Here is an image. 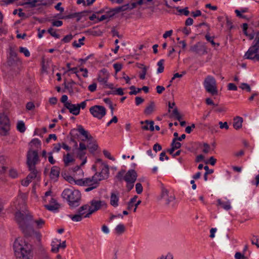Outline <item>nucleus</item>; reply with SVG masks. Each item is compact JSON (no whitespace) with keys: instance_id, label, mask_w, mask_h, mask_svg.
I'll return each instance as SVG.
<instances>
[{"instance_id":"c03bdc74","label":"nucleus","mask_w":259,"mask_h":259,"mask_svg":"<svg viewBox=\"0 0 259 259\" xmlns=\"http://www.w3.org/2000/svg\"><path fill=\"white\" fill-rule=\"evenodd\" d=\"M71 219L74 221V222H80L82 219V217L80 215H79L78 214H76L70 216Z\"/></svg>"},{"instance_id":"774afa93","label":"nucleus","mask_w":259,"mask_h":259,"mask_svg":"<svg viewBox=\"0 0 259 259\" xmlns=\"http://www.w3.org/2000/svg\"><path fill=\"white\" fill-rule=\"evenodd\" d=\"M235 257L236 259H246V257H245L244 255H242L240 252H237L235 254Z\"/></svg>"},{"instance_id":"c756f323","label":"nucleus","mask_w":259,"mask_h":259,"mask_svg":"<svg viewBox=\"0 0 259 259\" xmlns=\"http://www.w3.org/2000/svg\"><path fill=\"white\" fill-rule=\"evenodd\" d=\"M75 83V82L72 80H71L70 81L67 83L66 82L65 80L64 81V84L65 86V88L68 91L69 93L70 94H72L73 93V90L72 87V84Z\"/></svg>"},{"instance_id":"b1692460","label":"nucleus","mask_w":259,"mask_h":259,"mask_svg":"<svg viewBox=\"0 0 259 259\" xmlns=\"http://www.w3.org/2000/svg\"><path fill=\"white\" fill-rule=\"evenodd\" d=\"M29 171H30V173L27 176L26 179L28 180L30 182L32 180L37 177V175L38 171L35 169V166L33 167L30 168L28 167Z\"/></svg>"},{"instance_id":"ea45409f","label":"nucleus","mask_w":259,"mask_h":259,"mask_svg":"<svg viewBox=\"0 0 259 259\" xmlns=\"http://www.w3.org/2000/svg\"><path fill=\"white\" fill-rule=\"evenodd\" d=\"M163 62H164V60L161 59L157 63V65L158 66V68L157 69V72L159 73H161L163 72V70H164Z\"/></svg>"},{"instance_id":"a18cd8bd","label":"nucleus","mask_w":259,"mask_h":259,"mask_svg":"<svg viewBox=\"0 0 259 259\" xmlns=\"http://www.w3.org/2000/svg\"><path fill=\"white\" fill-rule=\"evenodd\" d=\"M34 222L36 223L37 227L38 228H42V227L45 224V221L41 219H39L38 220H35Z\"/></svg>"},{"instance_id":"9b49d317","label":"nucleus","mask_w":259,"mask_h":259,"mask_svg":"<svg viewBox=\"0 0 259 259\" xmlns=\"http://www.w3.org/2000/svg\"><path fill=\"white\" fill-rule=\"evenodd\" d=\"M26 198H27L26 195H19L17 200V205L16 206V209H17V211L15 213V216L17 212L22 211L23 209L25 210L27 214L30 215L28 210L26 207Z\"/></svg>"},{"instance_id":"cd10ccee","label":"nucleus","mask_w":259,"mask_h":259,"mask_svg":"<svg viewBox=\"0 0 259 259\" xmlns=\"http://www.w3.org/2000/svg\"><path fill=\"white\" fill-rule=\"evenodd\" d=\"M43 0H28L27 2H25L21 4V5H29L30 8H34L39 4L38 3H41Z\"/></svg>"},{"instance_id":"6ab92c4d","label":"nucleus","mask_w":259,"mask_h":259,"mask_svg":"<svg viewBox=\"0 0 259 259\" xmlns=\"http://www.w3.org/2000/svg\"><path fill=\"white\" fill-rule=\"evenodd\" d=\"M155 109V104L154 101H150L144 110V114L146 115H151Z\"/></svg>"},{"instance_id":"680f3d73","label":"nucleus","mask_w":259,"mask_h":259,"mask_svg":"<svg viewBox=\"0 0 259 259\" xmlns=\"http://www.w3.org/2000/svg\"><path fill=\"white\" fill-rule=\"evenodd\" d=\"M219 124L220 125V127L222 129L224 128L226 130L229 129V126L227 122H222V121H220Z\"/></svg>"},{"instance_id":"7ed1b4c3","label":"nucleus","mask_w":259,"mask_h":259,"mask_svg":"<svg viewBox=\"0 0 259 259\" xmlns=\"http://www.w3.org/2000/svg\"><path fill=\"white\" fill-rule=\"evenodd\" d=\"M77 130L85 138L84 139H82L81 141L83 142H87L88 149L90 153H93L98 148L96 141L91 135L89 134L88 132L86 131L81 125H78Z\"/></svg>"},{"instance_id":"1a4fd4ad","label":"nucleus","mask_w":259,"mask_h":259,"mask_svg":"<svg viewBox=\"0 0 259 259\" xmlns=\"http://www.w3.org/2000/svg\"><path fill=\"white\" fill-rule=\"evenodd\" d=\"M63 198L66 200L68 205L71 208L77 207L81 203L80 195H64Z\"/></svg>"},{"instance_id":"79ce46f5","label":"nucleus","mask_w":259,"mask_h":259,"mask_svg":"<svg viewBox=\"0 0 259 259\" xmlns=\"http://www.w3.org/2000/svg\"><path fill=\"white\" fill-rule=\"evenodd\" d=\"M130 90H132L129 93V94L130 95H136L138 93H139V92H141V89H140V88H137V90H136L137 89L136 88L135 86H134V85H132V86L130 87Z\"/></svg>"},{"instance_id":"4468645a","label":"nucleus","mask_w":259,"mask_h":259,"mask_svg":"<svg viewBox=\"0 0 259 259\" xmlns=\"http://www.w3.org/2000/svg\"><path fill=\"white\" fill-rule=\"evenodd\" d=\"M16 47L10 46L9 47V55L10 57L8 61V63L9 65H12L13 62L16 61L18 60L17 54L15 51Z\"/></svg>"},{"instance_id":"3c124183","label":"nucleus","mask_w":259,"mask_h":259,"mask_svg":"<svg viewBox=\"0 0 259 259\" xmlns=\"http://www.w3.org/2000/svg\"><path fill=\"white\" fill-rule=\"evenodd\" d=\"M53 30L54 29L52 28H50L48 29V31L52 36L59 38L60 37V35Z\"/></svg>"},{"instance_id":"20e7f679","label":"nucleus","mask_w":259,"mask_h":259,"mask_svg":"<svg viewBox=\"0 0 259 259\" xmlns=\"http://www.w3.org/2000/svg\"><path fill=\"white\" fill-rule=\"evenodd\" d=\"M90 206H89L88 208V212L84 215V218H90L92 214L94 213L102 208H106L107 206L106 203L105 201L95 199L92 200L90 202Z\"/></svg>"},{"instance_id":"f257e3e1","label":"nucleus","mask_w":259,"mask_h":259,"mask_svg":"<svg viewBox=\"0 0 259 259\" xmlns=\"http://www.w3.org/2000/svg\"><path fill=\"white\" fill-rule=\"evenodd\" d=\"M32 220L31 215L27 214L25 210L18 212L16 215V221L25 236H29L32 233L39 243L41 241V235L39 232L35 231L30 225Z\"/></svg>"},{"instance_id":"e433bc0d","label":"nucleus","mask_w":259,"mask_h":259,"mask_svg":"<svg viewBox=\"0 0 259 259\" xmlns=\"http://www.w3.org/2000/svg\"><path fill=\"white\" fill-rule=\"evenodd\" d=\"M125 230V228L123 224H119L117 225L115 228L116 233L118 234L123 233Z\"/></svg>"},{"instance_id":"49530a36","label":"nucleus","mask_w":259,"mask_h":259,"mask_svg":"<svg viewBox=\"0 0 259 259\" xmlns=\"http://www.w3.org/2000/svg\"><path fill=\"white\" fill-rule=\"evenodd\" d=\"M19 51L20 53H23L26 57H29L30 55V52L25 48H23L22 47H20Z\"/></svg>"},{"instance_id":"473e14b6","label":"nucleus","mask_w":259,"mask_h":259,"mask_svg":"<svg viewBox=\"0 0 259 259\" xmlns=\"http://www.w3.org/2000/svg\"><path fill=\"white\" fill-rule=\"evenodd\" d=\"M176 9L179 13V15L183 14L185 16H187L190 14L188 7H185L184 9H180L179 7H176Z\"/></svg>"},{"instance_id":"603ef678","label":"nucleus","mask_w":259,"mask_h":259,"mask_svg":"<svg viewBox=\"0 0 259 259\" xmlns=\"http://www.w3.org/2000/svg\"><path fill=\"white\" fill-rule=\"evenodd\" d=\"M136 192L138 194H140L143 191V187L141 183H138L136 185Z\"/></svg>"},{"instance_id":"bb28decb","label":"nucleus","mask_w":259,"mask_h":259,"mask_svg":"<svg viewBox=\"0 0 259 259\" xmlns=\"http://www.w3.org/2000/svg\"><path fill=\"white\" fill-rule=\"evenodd\" d=\"M129 7V4H126L124 5H123L122 6L116 7L114 9H113L110 12L112 13H118L120 12H123L127 10Z\"/></svg>"},{"instance_id":"c9c22d12","label":"nucleus","mask_w":259,"mask_h":259,"mask_svg":"<svg viewBox=\"0 0 259 259\" xmlns=\"http://www.w3.org/2000/svg\"><path fill=\"white\" fill-rule=\"evenodd\" d=\"M89 208V206L87 204L83 205L82 206L80 207L77 210V212L79 215H80L81 217L83 218V216L84 215V214L85 213L83 211L85 210L88 209Z\"/></svg>"},{"instance_id":"ddd939ff","label":"nucleus","mask_w":259,"mask_h":259,"mask_svg":"<svg viewBox=\"0 0 259 259\" xmlns=\"http://www.w3.org/2000/svg\"><path fill=\"white\" fill-rule=\"evenodd\" d=\"M156 199L166 205L173 204L176 200L175 195H158Z\"/></svg>"},{"instance_id":"864d4df0","label":"nucleus","mask_w":259,"mask_h":259,"mask_svg":"<svg viewBox=\"0 0 259 259\" xmlns=\"http://www.w3.org/2000/svg\"><path fill=\"white\" fill-rule=\"evenodd\" d=\"M240 88H241L242 90L246 89V91L248 92H250L251 91V88L250 86L246 83H242L241 84V85L240 86Z\"/></svg>"},{"instance_id":"423d86ee","label":"nucleus","mask_w":259,"mask_h":259,"mask_svg":"<svg viewBox=\"0 0 259 259\" xmlns=\"http://www.w3.org/2000/svg\"><path fill=\"white\" fill-rule=\"evenodd\" d=\"M204 85L208 93H210L212 95L218 94L216 81L213 77L207 76L204 80Z\"/></svg>"},{"instance_id":"2f4dec72","label":"nucleus","mask_w":259,"mask_h":259,"mask_svg":"<svg viewBox=\"0 0 259 259\" xmlns=\"http://www.w3.org/2000/svg\"><path fill=\"white\" fill-rule=\"evenodd\" d=\"M205 37L206 38V39L209 41V42L211 43V45L214 47H215L216 46L217 47H219V44L218 43H215L214 41H213V38H214V36H210V35H209V33H207L205 35Z\"/></svg>"},{"instance_id":"f03ea898","label":"nucleus","mask_w":259,"mask_h":259,"mask_svg":"<svg viewBox=\"0 0 259 259\" xmlns=\"http://www.w3.org/2000/svg\"><path fill=\"white\" fill-rule=\"evenodd\" d=\"M15 255L16 259H32L33 254L27 247H24L18 242L14 243Z\"/></svg>"},{"instance_id":"0e129e2a","label":"nucleus","mask_w":259,"mask_h":259,"mask_svg":"<svg viewBox=\"0 0 259 259\" xmlns=\"http://www.w3.org/2000/svg\"><path fill=\"white\" fill-rule=\"evenodd\" d=\"M111 33L113 36H117L119 38H121L123 36L122 35L119 34L118 32L116 31L114 28L112 29Z\"/></svg>"},{"instance_id":"6e6552de","label":"nucleus","mask_w":259,"mask_h":259,"mask_svg":"<svg viewBox=\"0 0 259 259\" xmlns=\"http://www.w3.org/2000/svg\"><path fill=\"white\" fill-rule=\"evenodd\" d=\"M39 161L38 151L37 150L29 149L27 153L26 163L28 167H33Z\"/></svg>"},{"instance_id":"393cba45","label":"nucleus","mask_w":259,"mask_h":259,"mask_svg":"<svg viewBox=\"0 0 259 259\" xmlns=\"http://www.w3.org/2000/svg\"><path fill=\"white\" fill-rule=\"evenodd\" d=\"M74 161L75 159L73 158V156L69 153L66 155H64L63 156V161L65 166H69L70 163L73 162Z\"/></svg>"},{"instance_id":"f8f14e48","label":"nucleus","mask_w":259,"mask_h":259,"mask_svg":"<svg viewBox=\"0 0 259 259\" xmlns=\"http://www.w3.org/2000/svg\"><path fill=\"white\" fill-rule=\"evenodd\" d=\"M97 176H98L97 174H96L92 179L91 178H86L83 179L84 185H89L91 186H89L87 188L85 189V191L89 192L94 188H96L98 186V180L97 178H96Z\"/></svg>"},{"instance_id":"72a5a7b5","label":"nucleus","mask_w":259,"mask_h":259,"mask_svg":"<svg viewBox=\"0 0 259 259\" xmlns=\"http://www.w3.org/2000/svg\"><path fill=\"white\" fill-rule=\"evenodd\" d=\"M17 130L20 133H24L26 130L25 124L22 121H20L18 122L17 125Z\"/></svg>"},{"instance_id":"0eeeda50","label":"nucleus","mask_w":259,"mask_h":259,"mask_svg":"<svg viewBox=\"0 0 259 259\" xmlns=\"http://www.w3.org/2000/svg\"><path fill=\"white\" fill-rule=\"evenodd\" d=\"M42 199L44 202L47 203L45 205V207L48 210L53 211L59 208L60 204L52 195H45Z\"/></svg>"},{"instance_id":"8fccbe9b","label":"nucleus","mask_w":259,"mask_h":259,"mask_svg":"<svg viewBox=\"0 0 259 259\" xmlns=\"http://www.w3.org/2000/svg\"><path fill=\"white\" fill-rule=\"evenodd\" d=\"M199 48V46L198 44L195 45L191 47L190 51L196 53H199L200 51V49Z\"/></svg>"},{"instance_id":"a211bd4d","label":"nucleus","mask_w":259,"mask_h":259,"mask_svg":"<svg viewBox=\"0 0 259 259\" xmlns=\"http://www.w3.org/2000/svg\"><path fill=\"white\" fill-rule=\"evenodd\" d=\"M65 107L69 110L70 113L74 115H77L79 114V107H78L77 104L67 103L65 104Z\"/></svg>"},{"instance_id":"aec40b11","label":"nucleus","mask_w":259,"mask_h":259,"mask_svg":"<svg viewBox=\"0 0 259 259\" xmlns=\"http://www.w3.org/2000/svg\"><path fill=\"white\" fill-rule=\"evenodd\" d=\"M243 121V118L240 116H236L233 119V126L236 130H239L242 126Z\"/></svg>"},{"instance_id":"58836bf2","label":"nucleus","mask_w":259,"mask_h":259,"mask_svg":"<svg viewBox=\"0 0 259 259\" xmlns=\"http://www.w3.org/2000/svg\"><path fill=\"white\" fill-rule=\"evenodd\" d=\"M177 141L176 139L174 138L171 143V147H173L176 150L180 148L182 146L181 144Z\"/></svg>"},{"instance_id":"412c9836","label":"nucleus","mask_w":259,"mask_h":259,"mask_svg":"<svg viewBox=\"0 0 259 259\" xmlns=\"http://www.w3.org/2000/svg\"><path fill=\"white\" fill-rule=\"evenodd\" d=\"M109 174V166L107 165H105L104 167L102 168L101 172L97 175L98 177L100 176V178L98 179L99 181H101L102 179H106L108 177Z\"/></svg>"},{"instance_id":"f704fd0d","label":"nucleus","mask_w":259,"mask_h":259,"mask_svg":"<svg viewBox=\"0 0 259 259\" xmlns=\"http://www.w3.org/2000/svg\"><path fill=\"white\" fill-rule=\"evenodd\" d=\"M125 170H121L115 176V178L119 181H121L124 180V177L125 176Z\"/></svg>"},{"instance_id":"de8ad7c7","label":"nucleus","mask_w":259,"mask_h":259,"mask_svg":"<svg viewBox=\"0 0 259 259\" xmlns=\"http://www.w3.org/2000/svg\"><path fill=\"white\" fill-rule=\"evenodd\" d=\"M111 12L109 13L108 14H106L105 15L101 16V17L100 18H98V21H103L108 18L111 17L113 16L114 15V13L110 14Z\"/></svg>"},{"instance_id":"052dcab7","label":"nucleus","mask_w":259,"mask_h":259,"mask_svg":"<svg viewBox=\"0 0 259 259\" xmlns=\"http://www.w3.org/2000/svg\"><path fill=\"white\" fill-rule=\"evenodd\" d=\"M228 89L230 91H236L237 87L234 83H230L228 84Z\"/></svg>"},{"instance_id":"dca6fc26","label":"nucleus","mask_w":259,"mask_h":259,"mask_svg":"<svg viewBox=\"0 0 259 259\" xmlns=\"http://www.w3.org/2000/svg\"><path fill=\"white\" fill-rule=\"evenodd\" d=\"M109 76V74L107 70L103 68L100 71L97 79L99 82L105 84L107 82Z\"/></svg>"},{"instance_id":"4c0bfd02","label":"nucleus","mask_w":259,"mask_h":259,"mask_svg":"<svg viewBox=\"0 0 259 259\" xmlns=\"http://www.w3.org/2000/svg\"><path fill=\"white\" fill-rule=\"evenodd\" d=\"M144 123L149 124V130H150L151 131H153L154 130V122L153 121L146 120L144 121L141 122V124H143Z\"/></svg>"},{"instance_id":"5fc2aeb1","label":"nucleus","mask_w":259,"mask_h":259,"mask_svg":"<svg viewBox=\"0 0 259 259\" xmlns=\"http://www.w3.org/2000/svg\"><path fill=\"white\" fill-rule=\"evenodd\" d=\"M87 148H88V147H87V144H85L82 141V142H80L79 143V148L77 149H78V150L84 151V150H85Z\"/></svg>"},{"instance_id":"4d7b16f0","label":"nucleus","mask_w":259,"mask_h":259,"mask_svg":"<svg viewBox=\"0 0 259 259\" xmlns=\"http://www.w3.org/2000/svg\"><path fill=\"white\" fill-rule=\"evenodd\" d=\"M78 14H76V13H72L71 14H69L68 15L65 16H62L59 17L60 19H71L73 18H75L76 16H77Z\"/></svg>"},{"instance_id":"9d476101","label":"nucleus","mask_w":259,"mask_h":259,"mask_svg":"<svg viewBox=\"0 0 259 259\" xmlns=\"http://www.w3.org/2000/svg\"><path fill=\"white\" fill-rule=\"evenodd\" d=\"M91 113L95 117L101 119L106 114V110L104 107L100 105H95L90 109Z\"/></svg>"},{"instance_id":"a878e982","label":"nucleus","mask_w":259,"mask_h":259,"mask_svg":"<svg viewBox=\"0 0 259 259\" xmlns=\"http://www.w3.org/2000/svg\"><path fill=\"white\" fill-rule=\"evenodd\" d=\"M40 141L37 139H34L29 143V149L36 150L40 147Z\"/></svg>"},{"instance_id":"37998d69","label":"nucleus","mask_w":259,"mask_h":259,"mask_svg":"<svg viewBox=\"0 0 259 259\" xmlns=\"http://www.w3.org/2000/svg\"><path fill=\"white\" fill-rule=\"evenodd\" d=\"M148 69V67H142V69L141 72L140 74V78L141 79H145V75L147 73V71Z\"/></svg>"},{"instance_id":"7c9ffc66","label":"nucleus","mask_w":259,"mask_h":259,"mask_svg":"<svg viewBox=\"0 0 259 259\" xmlns=\"http://www.w3.org/2000/svg\"><path fill=\"white\" fill-rule=\"evenodd\" d=\"M119 198L117 195H111L110 204L114 207H117L118 205V202Z\"/></svg>"},{"instance_id":"39448f33","label":"nucleus","mask_w":259,"mask_h":259,"mask_svg":"<svg viewBox=\"0 0 259 259\" xmlns=\"http://www.w3.org/2000/svg\"><path fill=\"white\" fill-rule=\"evenodd\" d=\"M10 129V120L5 112H0V135L7 136Z\"/></svg>"},{"instance_id":"13d9d810","label":"nucleus","mask_w":259,"mask_h":259,"mask_svg":"<svg viewBox=\"0 0 259 259\" xmlns=\"http://www.w3.org/2000/svg\"><path fill=\"white\" fill-rule=\"evenodd\" d=\"M73 38V36L72 34H69V35H66L63 39H62V41L65 42V43H67V42H69Z\"/></svg>"},{"instance_id":"338daca9","label":"nucleus","mask_w":259,"mask_h":259,"mask_svg":"<svg viewBox=\"0 0 259 259\" xmlns=\"http://www.w3.org/2000/svg\"><path fill=\"white\" fill-rule=\"evenodd\" d=\"M26 107L27 110H31L34 108L35 106L33 103L30 102L27 103Z\"/></svg>"},{"instance_id":"e2e57ef3","label":"nucleus","mask_w":259,"mask_h":259,"mask_svg":"<svg viewBox=\"0 0 259 259\" xmlns=\"http://www.w3.org/2000/svg\"><path fill=\"white\" fill-rule=\"evenodd\" d=\"M136 104L138 106L142 104L144 101V99L140 97H136L135 98Z\"/></svg>"},{"instance_id":"5701e85b","label":"nucleus","mask_w":259,"mask_h":259,"mask_svg":"<svg viewBox=\"0 0 259 259\" xmlns=\"http://www.w3.org/2000/svg\"><path fill=\"white\" fill-rule=\"evenodd\" d=\"M6 159L3 155L0 156V175L4 174L7 167L6 166Z\"/></svg>"},{"instance_id":"09e8293b","label":"nucleus","mask_w":259,"mask_h":259,"mask_svg":"<svg viewBox=\"0 0 259 259\" xmlns=\"http://www.w3.org/2000/svg\"><path fill=\"white\" fill-rule=\"evenodd\" d=\"M113 67L115 70L116 73L120 71L122 68V65L119 63H116L113 64Z\"/></svg>"},{"instance_id":"4be33fe9","label":"nucleus","mask_w":259,"mask_h":259,"mask_svg":"<svg viewBox=\"0 0 259 259\" xmlns=\"http://www.w3.org/2000/svg\"><path fill=\"white\" fill-rule=\"evenodd\" d=\"M60 170V168L56 166L52 167L50 172L51 178L52 179L56 180L59 176Z\"/></svg>"},{"instance_id":"2eb2a0df","label":"nucleus","mask_w":259,"mask_h":259,"mask_svg":"<svg viewBox=\"0 0 259 259\" xmlns=\"http://www.w3.org/2000/svg\"><path fill=\"white\" fill-rule=\"evenodd\" d=\"M137 175L135 170H128L124 177V180L126 182H135Z\"/></svg>"},{"instance_id":"f3484780","label":"nucleus","mask_w":259,"mask_h":259,"mask_svg":"<svg viewBox=\"0 0 259 259\" xmlns=\"http://www.w3.org/2000/svg\"><path fill=\"white\" fill-rule=\"evenodd\" d=\"M259 48L254 44L246 52L244 57L246 59L253 60V55L256 54Z\"/></svg>"},{"instance_id":"6e6d98bb","label":"nucleus","mask_w":259,"mask_h":259,"mask_svg":"<svg viewBox=\"0 0 259 259\" xmlns=\"http://www.w3.org/2000/svg\"><path fill=\"white\" fill-rule=\"evenodd\" d=\"M9 176L13 178H16L18 176L17 171L14 169H11L9 170Z\"/></svg>"},{"instance_id":"69168bd1","label":"nucleus","mask_w":259,"mask_h":259,"mask_svg":"<svg viewBox=\"0 0 259 259\" xmlns=\"http://www.w3.org/2000/svg\"><path fill=\"white\" fill-rule=\"evenodd\" d=\"M96 88L97 84L96 83H93L88 87L89 91H91V92H95L96 90Z\"/></svg>"},{"instance_id":"a19ab883","label":"nucleus","mask_w":259,"mask_h":259,"mask_svg":"<svg viewBox=\"0 0 259 259\" xmlns=\"http://www.w3.org/2000/svg\"><path fill=\"white\" fill-rule=\"evenodd\" d=\"M137 198V196L135 195L133 198L131 199V200L128 203L127 205V209L128 210H131L132 208L134 206H135V203L136 201Z\"/></svg>"},{"instance_id":"bf43d9fd","label":"nucleus","mask_w":259,"mask_h":259,"mask_svg":"<svg viewBox=\"0 0 259 259\" xmlns=\"http://www.w3.org/2000/svg\"><path fill=\"white\" fill-rule=\"evenodd\" d=\"M87 13V12H85V11L76 13V14H78L75 17L77 18V19H76L77 22H78L79 21H80V20L81 18V17L84 16H85Z\"/></svg>"},{"instance_id":"c85d7f7f","label":"nucleus","mask_w":259,"mask_h":259,"mask_svg":"<svg viewBox=\"0 0 259 259\" xmlns=\"http://www.w3.org/2000/svg\"><path fill=\"white\" fill-rule=\"evenodd\" d=\"M218 205L221 206L223 208L226 210H229L231 208L230 203L228 201L222 200L221 199L218 200Z\"/></svg>"}]
</instances>
